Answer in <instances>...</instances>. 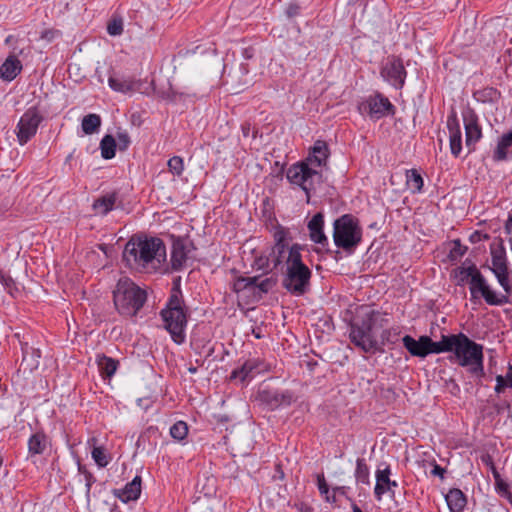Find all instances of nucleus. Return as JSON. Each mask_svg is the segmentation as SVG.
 <instances>
[{
	"mask_svg": "<svg viewBox=\"0 0 512 512\" xmlns=\"http://www.w3.org/2000/svg\"><path fill=\"white\" fill-rule=\"evenodd\" d=\"M324 216L322 213L315 214L308 222V230L310 239L323 246L328 244V238L323 232Z\"/></svg>",
	"mask_w": 512,
	"mask_h": 512,
	"instance_id": "22",
	"label": "nucleus"
},
{
	"mask_svg": "<svg viewBox=\"0 0 512 512\" xmlns=\"http://www.w3.org/2000/svg\"><path fill=\"white\" fill-rule=\"evenodd\" d=\"M271 262H272V259H271ZM269 263H270V259L268 257L260 256L259 258H257L255 260V265H256L257 269H260V270H268Z\"/></svg>",
	"mask_w": 512,
	"mask_h": 512,
	"instance_id": "44",
	"label": "nucleus"
},
{
	"mask_svg": "<svg viewBox=\"0 0 512 512\" xmlns=\"http://www.w3.org/2000/svg\"><path fill=\"white\" fill-rule=\"evenodd\" d=\"M21 71V61L15 55H10L0 66V77L5 81H12Z\"/></svg>",
	"mask_w": 512,
	"mask_h": 512,
	"instance_id": "25",
	"label": "nucleus"
},
{
	"mask_svg": "<svg viewBox=\"0 0 512 512\" xmlns=\"http://www.w3.org/2000/svg\"><path fill=\"white\" fill-rule=\"evenodd\" d=\"M123 260L130 268L153 273L166 261V246L160 238L133 235L125 245Z\"/></svg>",
	"mask_w": 512,
	"mask_h": 512,
	"instance_id": "1",
	"label": "nucleus"
},
{
	"mask_svg": "<svg viewBox=\"0 0 512 512\" xmlns=\"http://www.w3.org/2000/svg\"><path fill=\"white\" fill-rule=\"evenodd\" d=\"M482 239H488V235L487 234L482 235L480 232L476 231V232L472 233L470 236V241L472 243H477V242L481 241Z\"/></svg>",
	"mask_w": 512,
	"mask_h": 512,
	"instance_id": "51",
	"label": "nucleus"
},
{
	"mask_svg": "<svg viewBox=\"0 0 512 512\" xmlns=\"http://www.w3.org/2000/svg\"><path fill=\"white\" fill-rule=\"evenodd\" d=\"M0 282L5 285L6 287H9L10 284L13 282L12 279L10 277H5L1 272H0Z\"/></svg>",
	"mask_w": 512,
	"mask_h": 512,
	"instance_id": "56",
	"label": "nucleus"
},
{
	"mask_svg": "<svg viewBox=\"0 0 512 512\" xmlns=\"http://www.w3.org/2000/svg\"><path fill=\"white\" fill-rule=\"evenodd\" d=\"M78 470H79V472H80L81 474H83V475L85 474V471H88V470L86 469V467H85V466L80 465V464H79V466H78Z\"/></svg>",
	"mask_w": 512,
	"mask_h": 512,
	"instance_id": "59",
	"label": "nucleus"
},
{
	"mask_svg": "<svg viewBox=\"0 0 512 512\" xmlns=\"http://www.w3.org/2000/svg\"><path fill=\"white\" fill-rule=\"evenodd\" d=\"M394 106L388 98L381 94L369 96L365 101L360 103L359 111L362 114H367L371 118L379 119L390 112H393Z\"/></svg>",
	"mask_w": 512,
	"mask_h": 512,
	"instance_id": "12",
	"label": "nucleus"
},
{
	"mask_svg": "<svg viewBox=\"0 0 512 512\" xmlns=\"http://www.w3.org/2000/svg\"><path fill=\"white\" fill-rule=\"evenodd\" d=\"M451 352L450 360L462 367H469L475 375L483 374V346L464 333L442 335L440 353Z\"/></svg>",
	"mask_w": 512,
	"mask_h": 512,
	"instance_id": "2",
	"label": "nucleus"
},
{
	"mask_svg": "<svg viewBox=\"0 0 512 512\" xmlns=\"http://www.w3.org/2000/svg\"><path fill=\"white\" fill-rule=\"evenodd\" d=\"M273 237L275 244L272 248L271 256L273 268L277 269L283 263V259L287 257V254L291 251V246H289L291 238L289 231L283 227L276 228Z\"/></svg>",
	"mask_w": 512,
	"mask_h": 512,
	"instance_id": "15",
	"label": "nucleus"
},
{
	"mask_svg": "<svg viewBox=\"0 0 512 512\" xmlns=\"http://www.w3.org/2000/svg\"><path fill=\"white\" fill-rule=\"evenodd\" d=\"M493 476L495 479V487H496V491L498 492V494H500L503 497L508 498L510 500V502L512 503V493L509 490L508 483L505 482L501 478L500 474L498 473V471L496 469H494Z\"/></svg>",
	"mask_w": 512,
	"mask_h": 512,
	"instance_id": "37",
	"label": "nucleus"
},
{
	"mask_svg": "<svg viewBox=\"0 0 512 512\" xmlns=\"http://www.w3.org/2000/svg\"><path fill=\"white\" fill-rule=\"evenodd\" d=\"M160 314L173 341L177 344L183 343L187 324V310L179 286H174L171 289L168 303Z\"/></svg>",
	"mask_w": 512,
	"mask_h": 512,
	"instance_id": "4",
	"label": "nucleus"
},
{
	"mask_svg": "<svg viewBox=\"0 0 512 512\" xmlns=\"http://www.w3.org/2000/svg\"><path fill=\"white\" fill-rule=\"evenodd\" d=\"M461 273L469 278L468 284L471 300L483 298L488 305L494 306H501L508 303V296L498 294L492 290L487 280L476 266H469L463 269Z\"/></svg>",
	"mask_w": 512,
	"mask_h": 512,
	"instance_id": "6",
	"label": "nucleus"
},
{
	"mask_svg": "<svg viewBox=\"0 0 512 512\" xmlns=\"http://www.w3.org/2000/svg\"><path fill=\"white\" fill-rule=\"evenodd\" d=\"M431 474L434 475V476H438L441 479H443L444 478V474H445V469L442 468L438 464H434V467H433V469L431 471Z\"/></svg>",
	"mask_w": 512,
	"mask_h": 512,
	"instance_id": "50",
	"label": "nucleus"
},
{
	"mask_svg": "<svg viewBox=\"0 0 512 512\" xmlns=\"http://www.w3.org/2000/svg\"><path fill=\"white\" fill-rule=\"evenodd\" d=\"M53 33L54 32L52 30L45 31L42 34V38L50 39L53 36Z\"/></svg>",
	"mask_w": 512,
	"mask_h": 512,
	"instance_id": "58",
	"label": "nucleus"
},
{
	"mask_svg": "<svg viewBox=\"0 0 512 512\" xmlns=\"http://www.w3.org/2000/svg\"><path fill=\"white\" fill-rule=\"evenodd\" d=\"M300 512H313V509L309 507L308 505L301 504L299 507Z\"/></svg>",
	"mask_w": 512,
	"mask_h": 512,
	"instance_id": "57",
	"label": "nucleus"
},
{
	"mask_svg": "<svg viewBox=\"0 0 512 512\" xmlns=\"http://www.w3.org/2000/svg\"><path fill=\"white\" fill-rule=\"evenodd\" d=\"M298 12H299V7L297 5H290L287 10V13L289 16H295L298 14Z\"/></svg>",
	"mask_w": 512,
	"mask_h": 512,
	"instance_id": "55",
	"label": "nucleus"
},
{
	"mask_svg": "<svg viewBox=\"0 0 512 512\" xmlns=\"http://www.w3.org/2000/svg\"><path fill=\"white\" fill-rule=\"evenodd\" d=\"M339 493V494H344L345 493V488L343 487V491L342 490H336V494Z\"/></svg>",
	"mask_w": 512,
	"mask_h": 512,
	"instance_id": "61",
	"label": "nucleus"
},
{
	"mask_svg": "<svg viewBox=\"0 0 512 512\" xmlns=\"http://www.w3.org/2000/svg\"><path fill=\"white\" fill-rule=\"evenodd\" d=\"M274 400L276 401V403H279L278 395L274 396Z\"/></svg>",
	"mask_w": 512,
	"mask_h": 512,
	"instance_id": "63",
	"label": "nucleus"
},
{
	"mask_svg": "<svg viewBox=\"0 0 512 512\" xmlns=\"http://www.w3.org/2000/svg\"><path fill=\"white\" fill-rule=\"evenodd\" d=\"M146 298V292L127 277L119 279L113 292L117 311L126 317L135 316L143 307Z\"/></svg>",
	"mask_w": 512,
	"mask_h": 512,
	"instance_id": "5",
	"label": "nucleus"
},
{
	"mask_svg": "<svg viewBox=\"0 0 512 512\" xmlns=\"http://www.w3.org/2000/svg\"><path fill=\"white\" fill-rule=\"evenodd\" d=\"M189 371H190L191 373H195V372H196V368H189Z\"/></svg>",
	"mask_w": 512,
	"mask_h": 512,
	"instance_id": "62",
	"label": "nucleus"
},
{
	"mask_svg": "<svg viewBox=\"0 0 512 512\" xmlns=\"http://www.w3.org/2000/svg\"><path fill=\"white\" fill-rule=\"evenodd\" d=\"M48 446V438L42 432L33 434L28 441V451L31 455L42 454Z\"/></svg>",
	"mask_w": 512,
	"mask_h": 512,
	"instance_id": "29",
	"label": "nucleus"
},
{
	"mask_svg": "<svg viewBox=\"0 0 512 512\" xmlns=\"http://www.w3.org/2000/svg\"><path fill=\"white\" fill-rule=\"evenodd\" d=\"M352 509H353V512H362V510L356 504L352 505Z\"/></svg>",
	"mask_w": 512,
	"mask_h": 512,
	"instance_id": "60",
	"label": "nucleus"
},
{
	"mask_svg": "<svg viewBox=\"0 0 512 512\" xmlns=\"http://www.w3.org/2000/svg\"><path fill=\"white\" fill-rule=\"evenodd\" d=\"M257 277H238L233 283V291L236 293L249 291L253 292Z\"/></svg>",
	"mask_w": 512,
	"mask_h": 512,
	"instance_id": "36",
	"label": "nucleus"
},
{
	"mask_svg": "<svg viewBox=\"0 0 512 512\" xmlns=\"http://www.w3.org/2000/svg\"><path fill=\"white\" fill-rule=\"evenodd\" d=\"M266 370L265 363L260 359H248L239 369H235L231 375V379H239L246 381L254 378L257 374Z\"/></svg>",
	"mask_w": 512,
	"mask_h": 512,
	"instance_id": "17",
	"label": "nucleus"
},
{
	"mask_svg": "<svg viewBox=\"0 0 512 512\" xmlns=\"http://www.w3.org/2000/svg\"><path fill=\"white\" fill-rule=\"evenodd\" d=\"M496 382H497V384H496V387H495V391L497 393H501L505 389V387H507L506 381H505V379H504V377L502 375H498L496 377Z\"/></svg>",
	"mask_w": 512,
	"mask_h": 512,
	"instance_id": "48",
	"label": "nucleus"
},
{
	"mask_svg": "<svg viewBox=\"0 0 512 512\" xmlns=\"http://www.w3.org/2000/svg\"><path fill=\"white\" fill-rule=\"evenodd\" d=\"M490 255L492 262L491 270L506 293H510L512 283L509 279L506 249L502 239L496 238L492 241L490 244Z\"/></svg>",
	"mask_w": 512,
	"mask_h": 512,
	"instance_id": "8",
	"label": "nucleus"
},
{
	"mask_svg": "<svg viewBox=\"0 0 512 512\" xmlns=\"http://www.w3.org/2000/svg\"><path fill=\"white\" fill-rule=\"evenodd\" d=\"M84 477L86 481L87 494H89L92 484L95 482V478L89 471H85Z\"/></svg>",
	"mask_w": 512,
	"mask_h": 512,
	"instance_id": "49",
	"label": "nucleus"
},
{
	"mask_svg": "<svg viewBox=\"0 0 512 512\" xmlns=\"http://www.w3.org/2000/svg\"><path fill=\"white\" fill-rule=\"evenodd\" d=\"M275 285V281L271 278H265L263 280H259L257 277L256 285L253 287V294H257V296H261L262 293H267L273 286Z\"/></svg>",
	"mask_w": 512,
	"mask_h": 512,
	"instance_id": "40",
	"label": "nucleus"
},
{
	"mask_svg": "<svg viewBox=\"0 0 512 512\" xmlns=\"http://www.w3.org/2000/svg\"><path fill=\"white\" fill-rule=\"evenodd\" d=\"M23 351V358H22V365H26L25 370L28 369V365L33 363V358L30 356L28 357V345L25 344L22 346Z\"/></svg>",
	"mask_w": 512,
	"mask_h": 512,
	"instance_id": "46",
	"label": "nucleus"
},
{
	"mask_svg": "<svg viewBox=\"0 0 512 512\" xmlns=\"http://www.w3.org/2000/svg\"><path fill=\"white\" fill-rule=\"evenodd\" d=\"M189 253L190 249L182 240L175 241L171 253L172 268L176 271L182 270L189 258Z\"/></svg>",
	"mask_w": 512,
	"mask_h": 512,
	"instance_id": "23",
	"label": "nucleus"
},
{
	"mask_svg": "<svg viewBox=\"0 0 512 512\" xmlns=\"http://www.w3.org/2000/svg\"><path fill=\"white\" fill-rule=\"evenodd\" d=\"M463 123L465 127V143L469 151L475 149L476 143L482 138V128L479 123L478 115L471 108L462 112Z\"/></svg>",
	"mask_w": 512,
	"mask_h": 512,
	"instance_id": "13",
	"label": "nucleus"
},
{
	"mask_svg": "<svg viewBox=\"0 0 512 512\" xmlns=\"http://www.w3.org/2000/svg\"><path fill=\"white\" fill-rule=\"evenodd\" d=\"M31 357L33 358V363L28 365V370L30 372L34 371L39 366V359L41 358V351L39 349L31 348Z\"/></svg>",
	"mask_w": 512,
	"mask_h": 512,
	"instance_id": "43",
	"label": "nucleus"
},
{
	"mask_svg": "<svg viewBox=\"0 0 512 512\" xmlns=\"http://www.w3.org/2000/svg\"><path fill=\"white\" fill-rule=\"evenodd\" d=\"M390 468L378 469L376 471V485L374 488V494L377 500H381L383 494L390 491L393 487H397V482L390 479Z\"/></svg>",
	"mask_w": 512,
	"mask_h": 512,
	"instance_id": "21",
	"label": "nucleus"
},
{
	"mask_svg": "<svg viewBox=\"0 0 512 512\" xmlns=\"http://www.w3.org/2000/svg\"><path fill=\"white\" fill-rule=\"evenodd\" d=\"M369 475H370V471H369L368 465L366 464L365 459L358 458L356 461V470H355V478H356L357 483H361L364 485H370Z\"/></svg>",
	"mask_w": 512,
	"mask_h": 512,
	"instance_id": "34",
	"label": "nucleus"
},
{
	"mask_svg": "<svg viewBox=\"0 0 512 512\" xmlns=\"http://www.w3.org/2000/svg\"><path fill=\"white\" fill-rule=\"evenodd\" d=\"M101 126V118L98 114H88L82 119L81 127L85 134L96 133Z\"/></svg>",
	"mask_w": 512,
	"mask_h": 512,
	"instance_id": "32",
	"label": "nucleus"
},
{
	"mask_svg": "<svg viewBox=\"0 0 512 512\" xmlns=\"http://www.w3.org/2000/svg\"><path fill=\"white\" fill-rule=\"evenodd\" d=\"M116 199L117 197L115 193L103 195L94 201L93 210L96 214L106 215L113 209Z\"/></svg>",
	"mask_w": 512,
	"mask_h": 512,
	"instance_id": "28",
	"label": "nucleus"
},
{
	"mask_svg": "<svg viewBox=\"0 0 512 512\" xmlns=\"http://www.w3.org/2000/svg\"><path fill=\"white\" fill-rule=\"evenodd\" d=\"M43 117L36 107H30L21 116L17 124V140L20 145H25L37 133Z\"/></svg>",
	"mask_w": 512,
	"mask_h": 512,
	"instance_id": "10",
	"label": "nucleus"
},
{
	"mask_svg": "<svg viewBox=\"0 0 512 512\" xmlns=\"http://www.w3.org/2000/svg\"><path fill=\"white\" fill-rule=\"evenodd\" d=\"M109 87L120 93H129L133 92L139 86V81L134 77H117V76H109L108 79Z\"/></svg>",
	"mask_w": 512,
	"mask_h": 512,
	"instance_id": "24",
	"label": "nucleus"
},
{
	"mask_svg": "<svg viewBox=\"0 0 512 512\" xmlns=\"http://www.w3.org/2000/svg\"><path fill=\"white\" fill-rule=\"evenodd\" d=\"M445 499L451 512H462L467 503L464 493L456 488L449 490Z\"/></svg>",
	"mask_w": 512,
	"mask_h": 512,
	"instance_id": "26",
	"label": "nucleus"
},
{
	"mask_svg": "<svg viewBox=\"0 0 512 512\" xmlns=\"http://www.w3.org/2000/svg\"><path fill=\"white\" fill-rule=\"evenodd\" d=\"M168 169L175 176H181L184 171V161L180 156H173L168 160Z\"/></svg>",
	"mask_w": 512,
	"mask_h": 512,
	"instance_id": "39",
	"label": "nucleus"
},
{
	"mask_svg": "<svg viewBox=\"0 0 512 512\" xmlns=\"http://www.w3.org/2000/svg\"><path fill=\"white\" fill-rule=\"evenodd\" d=\"M300 251L301 246L293 244L282 263L286 266L283 286L295 296L304 295L309 290L312 276L311 270L302 260Z\"/></svg>",
	"mask_w": 512,
	"mask_h": 512,
	"instance_id": "3",
	"label": "nucleus"
},
{
	"mask_svg": "<svg viewBox=\"0 0 512 512\" xmlns=\"http://www.w3.org/2000/svg\"><path fill=\"white\" fill-rule=\"evenodd\" d=\"M503 377H504V379L506 381L507 387H512V365L508 366L506 375L503 376Z\"/></svg>",
	"mask_w": 512,
	"mask_h": 512,
	"instance_id": "54",
	"label": "nucleus"
},
{
	"mask_svg": "<svg viewBox=\"0 0 512 512\" xmlns=\"http://www.w3.org/2000/svg\"><path fill=\"white\" fill-rule=\"evenodd\" d=\"M382 77L396 88H402L405 83L406 70L398 57H391L381 70Z\"/></svg>",
	"mask_w": 512,
	"mask_h": 512,
	"instance_id": "16",
	"label": "nucleus"
},
{
	"mask_svg": "<svg viewBox=\"0 0 512 512\" xmlns=\"http://www.w3.org/2000/svg\"><path fill=\"white\" fill-rule=\"evenodd\" d=\"M362 239V229L358 220L346 214L334 222L333 240L338 248L353 252Z\"/></svg>",
	"mask_w": 512,
	"mask_h": 512,
	"instance_id": "7",
	"label": "nucleus"
},
{
	"mask_svg": "<svg viewBox=\"0 0 512 512\" xmlns=\"http://www.w3.org/2000/svg\"><path fill=\"white\" fill-rule=\"evenodd\" d=\"M329 155L330 151L327 143L323 140H317L310 149L306 161L316 169L317 167L326 166Z\"/></svg>",
	"mask_w": 512,
	"mask_h": 512,
	"instance_id": "19",
	"label": "nucleus"
},
{
	"mask_svg": "<svg viewBox=\"0 0 512 512\" xmlns=\"http://www.w3.org/2000/svg\"><path fill=\"white\" fill-rule=\"evenodd\" d=\"M510 152H512V131L502 135L494 152V158L505 160Z\"/></svg>",
	"mask_w": 512,
	"mask_h": 512,
	"instance_id": "30",
	"label": "nucleus"
},
{
	"mask_svg": "<svg viewBox=\"0 0 512 512\" xmlns=\"http://www.w3.org/2000/svg\"><path fill=\"white\" fill-rule=\"evenodd\" d=\"M372 319L369 317L363 322L361 326L353 324L350 331L351 341L365 352L373 350L376 342L373 339L372 333Z\"/></svg>",
	"mask_w": 512,
	"mask_h": 512,
	"instance_id": "14",
	"label": "nucleus"
},
{
	"mask_svg": "<svg viewBox=\"0 0 512 512\" xmlns=\"http://www.w3.org/2000/svg\"><path fill=\"white\" fill-rule=\"evenodd\" d=\"M117 138L121 148H127L130 144V137L126 132L118 133Z\"/></svg>",
	"mask_w": 512,
	"mask_h": 512,
	"instance_id": "45",
	"label": "nucleus"
},
{
	"mask_svg": "<svg viewBox=\"0 0 512 512\" xmlns=\"http://www.w3.org/2000/svg\"><path fill=\"white\" fill-rule=\"evenodd\" d=\"M336 490H342L343 491V487H335V488H333L332 492H329L328 494H326L324 496L326 502L336 505V502H337Z\"/></svg>",
	"mask_w": 512,
	"mask_h": 512,
	"instance_id": "47",
	"label": "nucleus"
},
{
	"mask_svg": "<svg viewBox=\"0 0 512 512\" xmlns=\"http://www.w3.org/2000/svg\"><path fill=\"white\" fill-rule=\"evenodd\" d=\"M141 477L136 476L131 482L127 483L124 488L115 489L113 494L123 503L137 500L141 494Z\"/></svg>",
	"mask_w": 512,
	"mask_h": 512,
	"instance_id": "20",
	"label": "nucleus"
},
{
	"mask_svg": "<svg viewBox=\"0 0 512 512\" xmlns=\"http://www.w3.org/2000/svg\"><path fill=\"white\" fill-rule=\"evenodd\" d=\"M97 439L91 438L88 440V444L92 446L91 455L95 463L99 467H106L110 461L109 455L106 453V450L102 446H96Z\"/></svg>",
	"mask_w": 512,
	"mask_h": 512,
	"instance_id": "31",
	"label": "nucleus"
},
{
	"mask_svg": "<svg viewBox=\"0 0 512 512\" xmlns=\"http://www.w3.org/2000/svg\"><path fill=\"white\" fill-rule=\"evenodd\" d=\"M317 486H318L320 494L323 497L330 492L329 486H328L323 474L317 475Z\"/></svg>",
	"mask_w": 512,
	"mask_h": 512,
	"instance_id": "42",
	"label": "nucleus"
},
{
	"mask_svg": "<svg viewBox=\"0 0 512 512\" xmlns=\"http://www.w3.org/2000/svg\"><path fill=\"white\" fill-rule=\"evenodd\" d=\"M481 460H482L483 463H485L486 465L490 466L491 469H492V472L494 473V469H496V468L494 466L492 457L489 454H485V455H483L481 457Z\"/></svg>",
	"mask_w": 512,
	"mask_h": 512,
	"instance_id": "53",
	"label": "nucleus"
},
{
	"mask_svg": "<svg viewBox=\"0 0 512 512\" xmlns=\"http://www.w3.org/2000/svg\"><path fill=\"white\" fill-rule=\"evenodd\" d=\"M406 182H407V186L414 193H419L423 189V185H424L423 178L416 169L407 170Z\"/></svg>",
	"mask_w": 512,
	"mask_h": 512,
	"instance_id": "33",
	"label": "nucleus"
},
{
	"mask_svg": "<svg viewBox=\"0 0 512 512\" xmlns=\"http://www.w3.org/2000/svg\"><path fill=\"white\" fill-rule=\"evenodd\" d=\"M403 346L414 357L425 358L429 354H440L441 340L434 342L429 336H420L418 340L410 335L402 338Z\"/></svg>",
	"mask_w": 512,
	"mask_h": 512,
	"instance_id": "11",
	"label": "nucleus"
},
{
	"mask_svg": "<svg viewBox=\"0 0 512 512\" xmlns=\"http://www.w3.org/2000/svg\"><path fill=\"white\" fill-rule=\"evenodd\" d=\"M454 244H455V247H454V249L452 250V253H455V254H457V255H459V256L464 255V253H465V251H466V248H464V247H462V246H461L460 241H459V240H457V241H455V242H454Z\"/></svg>",
	"mask_w": 512,
	"mask_h": 512,
	"instance_id": "52",
	"label": "nucleus"
},
{
	"mask_svg": "<svg viewBox=\"0 0 512 512\" xmlns=\"http://www.w3.org/2000/svg\"><path fill=\"white\" fill-rule=\"evenodd\" d=\"M107 32L111 36H118L123 33V21L121 18H113L107 25Z\"/></svg>",
	"mask_w": 512,
	"mask_h": 512,
	"instance_id": "41",
	"label": "nucleus"
},
{
	"mask_svg": "<svg viewBox=\"0 0 512 512\" xmlns=\"http://www.w3.org/2000/svg\"><path fill=\"white\" fill-rule=\"evenodd\" d=\"M188 434V426L183 421L176 422L171 428H170V435L172 438L176 440H183L186 438Z\"/></svg>",
	"mask_w": 512,
	"mask_h": 512,
	"instance_id": "38",
	"label": "nucleus"
},
{
	"mask_svg": "<svg viewBox=\"0 0 512 512\" xmlns=\"http://www.w3.org/2000/svg\"><path fill=\"white\" fill-rule=\"evenodd\" d=\"M451 153L458 157L462 150V132L455 112L447 118Z\"/></svg>",
	"mask_w": 512,
	"mask_h": 512,
	"instance_id": "18",
	"label": "nucleus"
},
{
	"mask_svg": "<svg viewBox=\"0 0 512 512\" xmlns=\"http://www.w3.org/2000/svg\"><path fill=\"white\" fill-rule=\"evenodd\" d=\"M101 156L104 159H111L116 153V141L113 136L106 135L100 142Z\"/></svg>",
	"mask_w": 512,
	"mask_h": 512,
	"instance_id": "35",
	"label": "nucleus"
},
{
	"mask_svg": "<svg viewBox=\"0 0 512 512\" xmlns=\"http://www.w3.org/2000/svg\"><path fill=\"white\" fill-rule=\"evenodd\" d=\"M319 172L305 160L291 165L286 173L290 183L300 186L309 198V191L313 188L314 178L319 177Z\"/></svg>",
	"mask_w": 512,
	"mask_h": 512,
	"instance_id": "9",
	"label": "nucleus"
},
{
	"mask_svg": "<svg viewBox=\"0 0 512 512\" xmlns=\"http://www.w3.org/2000/svg\"><path fill=\"white\" fill-rule=\"evenodd\" d=\"M96 362L103 378H111L115 374L119 365L117 360L104 354H98Z\"/></svg>",
	"mask_w": 512,
	"mask_h": 512,
	"instance_id": "27",
	"label": "nucleus"
}]
</instances>
